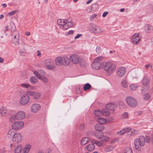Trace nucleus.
Returning <instances> with one entry per match:
<instances>
[{"mask_svg": "<svg viewBox=\"0 0 153 153\" xmlns=\"http://www.w3.org/2000/svg\"><path fill=\"white\" fill-rule=\"evenodd\" d=\"M27 95V92L26 95H23L20 100L19 102L22 105H25L26 104L29 100V97Z\"/></svg>", "mask_w": 153, "mask_h": 153, "instance_id": "9", "label": "nucleus"}, {"mask_svg": "<svg viewBox=\"0 0 153 153\" xmlns=\"http://www.w3.org/2000/svg\"><path fill=\"white\" fill-rule=\"evenodd\" d=\"M40 108V106L38 104H34L31 107V111L33 112H37Z\"/></svg>", "mask_w": 153, "mask_h": 153, "instance_id": "17", "label": "nucleus"}, {"mask_svg": "<svg viewBox=\"0 0 153 153\" xmlns=\"http://www.w3.org/2000/svg\"><path fill=\"white\" fill-rule=\"evenodd\" d=\"M7 112L6 108L3 107H1L0 109V113L2 116H4L5 114Z\"/></svg>", "mask_w": 153, "mask_h": 153, "instance_id": "34", "label": "nucleus"}, {"mask_svg": "<svg viewBox=\"0 0 153 153\" xmlns=\"http://www.w3.org/2000/svg\"><path fill=\"white\" fill-rule=\"evenodd\" d=\"M108 12H104L102 15V16L103 17H105L108 14Z\"/></svg>", "mask_w": 153, "mask_h": 153, "instance_id": "61", "label": "nucleus"}, {"mask_svg": "<svg viewBox=\"0 0 153 153\" xmlns=\"http://www.w3.org/2000/svg\"><path fill=\"white\" fill-rule=\"evenodd\" d=\"M30 86L29 84L26 83H22L21 84V86L22 87L26 88H29Z\"/></svg>", "mask_w": 153, "mask_h": 153, "instance_id": "50", "label": "nucleus"}, {"mask_svg": "<svg viewBox=\"0 0 153 153\" xmlns=\"http://www.w3.org/2000/svg\"><path fill=\"white\" fill-rule=\"evenodd\" d=\"M19 53L22 56L25 55V50L24 48H22L19 51Z\"/></svg>", "mask_w": 153, "mask_h": 153, "instance_id": "51", "label": "nucleus"}, {"mask_svg": "<svg viewBox=\"0 0 153 153\" xmlns=\"http://www.w3.org/2000/svg\"><path fill=\"white\" fill-rule=\"evenodd\" d=\"M121 84L122 86L124 88H126L127 87V81L125 79H123L122 82Z\"/></svg>", "mask_w": 153, "mask_h": 153, "instance_id": "43", "label": "nucleus"}, {"mask_svg": "<svg viewBox=\"0 0 153 153\" xmlns=\"http://www.w3.org/2000/svg\"><path fill=\"white\" fill-rule=\"evenodd\" d=\"M91 143H92L94 145V144H95L99 146H101L102 145V143L101 142L94 139H91Z\"/></svg>", "mask_w": 153, "mask_h": 153, "instance_id": "30", "label": "nucleus"}, {"mask_svg": "<svg viewBox=\"0 0 153 153\" xmlns=\"http://www.w3.org/2000/svg\"><path fill=\"white\" fill-rule=\"evenodd\" d=\"M93 8V7H92V6H89L87 7L86 9V10L87 12L90 13L91 12Z\"/></svg>", "mask_w": 153, "mask_h": 153, "instance_id": "53", "label": "nucleus"}, {"mask_svg": "<svg viewBox=\"0 0 153 153\" xmlns=\"http://www.w3.org/2000/svg\"><path fill=\"white\" fill-rule=\"evenodd\" d=\"M34 74L39 79H41L42 77L44 76L45 73L44 71L42 70H39L35 71L34 72Z\"/></svg>", "mask_w": 153, "mask_h": 153, "instance_id": "12", "label": "nucleus"}, {"mask_svg": "<svg viewBox=\"0 0 153 153\" xmlns=\"http://www.w3.org/2000/svg\"><path fill=\"white\" fill-rule=\"evenodd\" d=\"M103 63H98L94 61L91 64L92 68L94 69L98 70L103 68Z\"/></svg>", "mask_w": 153, "mask_h": 153, "instance_id": "14", "label": "nucleus"}, {"mask_svg": "<svg viewBox=\"0 0 153 153\" xmlns=\"http://www.w3.org/2000/svg\"><path fill=\"white\" fill-rule=\"evenodd\" d=\"M114 148L112 146L109 145L105 147L104 151L106 152H108L112 150Z\"/></svg>", "mask_w": 153, "mask_h": 153, "instance_id": "35", "label": "nucleus"}, {"mask_svg": "<svg viewBox=\"0 0 153 153\" xmlns=\"http://www.w3.org/2000/svg\"><path fill=\"white\" fill-rule=\"evenodd\" d=\"M70 58L71 62L74 64H77L81 60V57L76 54L71 56Z\"/></svg>", "mask_w": 153, "mask_h": 153, "instance_id": "8", "label": "nucleus"}, {"mask_svg": "<svg viewBox=\"0 0 153 153\" xmlns=\"http://www.w3.org/2000/svg\"><path fill=\"white\" fill-rule=\"evenodd\" d=\"M141 37L139 36L138 33H135L132 37V43L134 44H136L140 41Z\"/></svg>", "mask_w": 153, "mask_h": 153, "instance_id": "13", "label": "nucleus"}, {"mask_svg": "<svg viewBox=\"0 0 153 153\" xmlns=\"http://www.w3.org/2000/svg\"><path fill=\"white\" fill-rule=\"evenodd\" d=\"M126 100L128 105L130 107H135L137 105V100L132 97L130 96L127 97L126 98Z\"/></svg>", "mask_w": 153, "mask_h": 153, "instance_id": "6", "label": "nucleus"}, {"mask_svg": "<svg viewBox=\"0 0 153 153\" xmlns=\"http://www.w3.org/2000/svg\"><path fill=\"white\" fill-rule=\"evenodd\" d=\"M150 95L147 93L143 95L144 99L146 100H149L150 98Z\"/></svg>", "mask_w": 153, "mask_h": 153, "instance_id": "39", "label": "nucleus"}, {"mask_svg": "<svg viewBox=\"0 0 153 153\" xmlns=\"http://www.w3.org/2000/svg\"><path fill=\"white\" fill-rule=\"evenodd\" d=\"M125 130H124L123 129H122V130H120V131H118L117 132V134L118 135H122L123 134H125Z\"/></svg>", "mask_w": 153, "mask_h": 153, "instance_id": "52", "label": "nucleus"}, {"mask_svg": "<svg viewBox=\"0 0 153 153\" xmlns=\"http://www.w3.org/2000/svg\"><path fill=\"white\" fill-rule=\"evenodd\" d=\"M41 80H42V81L45 82H47L48 80V79L46 77L44 76L42 77V78Z\"/></svg>", "mask_w": 153, "mask_h": 153, "instance_id": "54", "label": "nucleus"}, {"mask_svg": "<svg viewBox=\"0 0 153 153\" xmlns=\"http://www.w3.org/2000/svg\"><path fill=\"white\" fill-rule=\"evenodd\" d=\"M17 11V10H15L9 12L7 14V16H10L13 15L16 13Z\"/></svg>", "mask_w": 153, "mask_h": 153, "instance_id": "49", "label": "nucleus"}, {"mask_svg": "<svg viewBox=\"0 0 153 153\" xmlns=\"http://www.w3.org/2000/svg\"><path fill=\"white\" fill-rule=\"evenodd\" d=\"M14 130H15L13 128L8 130L7 135L8 138H11L13 137V136H14V134L16 133Z\"/></svg>", "mask_w": 153, "mask_h": 153, "instance_id": "21", "label": "nucleus"}, {"mask_svg": "<svg viewBox=\"0 0 153 153\" xmlns=\"http://www.w3.org/2000/svg\"><path fill=\"white\" fill-rule=\"evenodd\" d=\"M106 108L108 110L113 111L117 107L116 104L114 102H111L106 105Z\"/></svg>", "mask_w": 153, "mask_h": 153, "instance_id": "16", "label": "nucleus"}, {"mask_svg": "<svg viewBox=\"0 0 153 153\" xmlns=\"http://www.w3.org/2000/svg\"><path fill=\"white\" fill-rule=\"evenodd\" d=\"M22 137L19 133H16L12 138V141L14 143H18L22 140Z\"/></svg>", "mask_w": 153, "mask_h": 153, "instance_id": "7", "label": "nucleus"}, {"mask_svg": "<svg viewBox=\"0 0 153 153\" xmlns=\"http://www.w3.org/2000/svg\"><path fill=\"white\" fill-rule=\"evenodd\" d=\"M138 131L135 129H132L131 131V133L129 135L131 136H133L135 134H137L138 133Z\"/></svg>", "mask_w": 153, "mask_h": 153, "instance_id": "45", "label": "nucleus"}, {"mask_svg": "<svg viewBox=\"0 0 153 153\" xmlns=\"http://www.w3.org/2000/svg\"><path fill=\"white\" fill-rule=\"evenodd\" d=\"M74 33V30H71L69 31L68 32V34L69 35H71L73 34Z\"/></svg>", "mask_w": 153, "mask_h": 153, "instance_id": "63", "label": "nucleus"}, {"mask_svg": "<svg viewBox=\"0 0 153 153\" xmlns=\"http://www.w3.org/2000/svg\"><path fill=\"white\" fill-rule=\"evenodd\" d=\"M24 123L21 121H18L14 122L12 125V128L15 130H19L23 127Z\"/></svg>", "mask_w": 153, "mask_h": 153, "instance_id": "11", "label": "nucleus"}, {"mask_svg": "<svg viewBox=\"0 0 153 153\" xmlns=\"http://www.w3.org/2000/svg\"><path fill=\"white\" fill-rule=\"evenodd\" d=\"M96 51L98 54H100L102 52L101 48H96Z\"/></svg>", "mask_w": 153, "mask_h": 153, "instance_id": "58", "label": "nucleus"}, {"mask_svg": "<svg viewBox=\"0 0 153 153\" xmlns=\"http://www.w3.org/2000/svg\"><path fill=\"white\" fill-rule=\"evenodd\" d=\"M95 147V146L92 143L87 146L85 148L88 151L91 152L94 149Z\"/></svg>", "mask_w": 153, "mask_h": 153, "instance_id": "24", "label": "nucleus"}, {"mask_svg": "<svg viewBox=\"0 0 153 153\" xmlns=\"http://www.w3.org/2000/svg\"><path fill=\"white\" fill-rule=\"evenodd\" d=\"M137 87L136 84H132L130 85V88L131 90L134 91L136 90Z\"/></svg>", "mask_w": 153, "mask_h": 153, "instance_id": "44", "label": "nucleus"}, {"mask_svg": "<svg viewBox=\"0 0 153 153\" xmlns=\"http://www.w3.org/2000/svg\"><path fill=\"white\" fill-rule=\"evenodd\" d=\"M67 23V20L66 19H59L57 21V24L59 25L60 27H62V28L63 30H65L64 27L66 25V24Z\"/></svg>", "mask_w": 153, "mask_h": 153, "instance_id": "18", "label": "nucleus"}, {"mask_svg": "<svg viewBox=\"0 0 153 153\" xmlns=\"http://www.w3.org/2000/svg\"><path fill=\"white\" fill-rule=\"evenodd\" d=\"M31 146L29 144H27L23 149V153H28L30 151Z\"/></svg>", "mask_w": 153, "mask_h": 153, "instance_id": "26", "label": "nucleus"}, {"mask_svg": "<svg viewBox=\"0 0 153 153\" xmlns=\"http://www.w3.org/2000/svg\"><path fill=\"white\" fill-rule=\"evenodd\" d=\"M124 153H132V152L130 147H127L125 150Z\"/></svg>", "mask_w": 153, "mask_h": 153, "instance_id": "48", "label": "nucleus"}, {"mask_svg": "<svg viewBox=\"0 0 153 153\" xmlns=\"http://www.w3.org/2000/svg\"><path fill=\"white\" fill-rule=\"evenodd\" d=\"M149 82V79L146 77L143 78L142 80V84L143 85H147Z\"/></svg>", "mask_w": 153, "mask_h": 153, "instance_id": "32", "label": "nucleus"}, {"mask_svg": "<svg viewBox=\"0 0 153 153\" xmlns=\"http://www.w3.org/2000/svg\"><path fill=\"white\" fill-rule=\"evenodd\" d=\"M90 139L88 137H85L81 140V144L83 146L86 144L89 141Z\"/></svg>", "mask_w": 153, "mask_h": 153, "instance_id": "27", "label": "nucleus"}, {"mask_svg": "<svg viewBox=\"0 0 153 153\" xmlns=\"http://www.w3.org/2000/svg\"><path fill=\"white\" fill-rule=\"evenodd\" d=\"M91 87V85L88 83H87L85 84L83 87V89L84 91H86L90 89Z\"/></svg>", "mask_w": 153, "mask_h": 153, "instance_id": "38", "label": "nucleus"}, {"mask_svg": "<svg viewBox=\"0 0 153 153\" xmlns=\"http://www.w3.org/2000/svg\"><path fill=\"white\" fill-rule=\"evenodd\" d=\"M92 27L90 28V31L95 34H100L104 32V30L99 26L93 24Z\"/></svg>", "mask_w": 153, "mask_h": 153, "instance_id": "5", "label": "nucleus"}, {"mask_svg": "<svg viewBox=\"0 0 153 153\" xmlns=\"http://www.w3.org/2000/svg\"><path fill=\"white\" fill-rule=\"evenodd\" d=\"M102 116H107L110 115V113L108 110L107 109H104L102 110Z\"/></svg>", "mask_w": 153, "mask_h": 153, "instance_id": "31", "label": "nucleus"}, {"mask_svg": "<svg viewBox=\"0 0 153 153\" xmlns=\"http://www.w3.org/2000/svg\"><path fill=\"white\" fill-rule=\"evenodd\" d=\"M126 70L125 68L122 67L118 68L116 71V74L120 77L124 76L126 73Z\"/></svg>", "mask_w": 153, "mask_h": 153, "instance_id": "10", "label": "nucleus"}, {"mask_svg": "<svg viewBox=\"0 0 153 153\" xmlns=\"http://www.w3.org/2000/svg\"><path fill=\"white\" fill-rule=\"evenodd\" d=\"M79 64L80 66L83 67H86L87 65V63L86 61L82 59L81 58V60L79 62Z\"/></svg>", "mask_w": 153, "mask_h": 153, "instance_id": "37", "label": "nucleus"}, {"mask_svg": "<svg viewBox=\"0 0 153 153\" xmlns=\"http://www.w3.org/2000/svg\"><path fill=\"white\" fill-rule=\"evenodd\" d=\"M123 129L125 130V133L128 132L131 130V128L129 127L127 128H124Z\"/></svg>", "mask_w": 153, "mask_h": 153, "instance_id": "55", "label": "nucleus"}, {"mask_svg": "<svg viewBox=\"0 0 153 153\" xmlns=\"http://www.w3.org/2000/svg\"><path fill=\"white\" fill-rule=\"evenodd\" d=\"M16 116L17 120H21L24 119L25 117V114L22 111L18 112L16 114Z\"/></svg>", "mask_w": 153, "mask_h": 153, "instance_id": "15", "label": "nucleus"}, {"mask_svg": "<svg viewBox=\"0 0 153 153\" xmlns=\"http://www.w3.org/2000/svg\"><path fill=\"white\" fill-rule=\"evenodd\" d=\"M92 7H93V8L94 7H96V8H97L98 7V4L97 3H94V4H93L92 5Z\"/></svg>", "mask_w": 153, "mask_h": 153, "instance_id": "60", "label": "nucleus"}, {"mask_svg": "<svg viewBox=\"0 0 153 153\" xmlns=\"http://www.w3.org/2000/svg\"><path fill=\"white\" fill-rule=\"evenodd\" d=\"M12 36H13L12 42L16 45H18L19 43V36L18 31L15 29L11 30Z\"/></svg>", "mask_w": 153, "mask_h": 153, "instance_id": "4", "label": "nucleus"}, {"mask_svg": "<svg viewBox=\"0 0 153 153\" xmlns=\"http://www.w3.org/2000/svg\"><path fill=\"white\" fill-rule=\"evenodd\" d=\"M22 148L21 145H19L17 146L15 149V153H21L22 151Z\"/></svg>", "mask_w": 153, "mask_h": 153, "instance_id": "28", "label": "nucleus"}, {"mask_svg": "<svg viewBox=\"0 0 153 153\" xmlns=\"http://www.w3.org/2000/svg\"><path fill=\"white\" fill-rule=\"evenodd\" d=\"M37 82V79L36 78L35 76H33L30 78V82L32 84H34L36 83Z\"/></svg>", "mask_w": 153, "mask_h": 153, "instance_id": "41", "label": "nucleus"}, {"mask_svg": "<svg viewBox=\"0 0 153 153\" xmlns=\"http://www.w3.org/2000/svg\"><path fill=\"white\" fill-rule=\"evenodd\" d=\"M51 149L48 148L45 151V153H51Z\"/></svg>", "mask_w": 153, "mask_h": 153, "instance_id": "59", "label": "nucleus"}, {"mask_svg": "<svg viewBox=\"0 0 153 153\" xmlns=\"http://www.w3.org/2000/svg\"><path fill=\"white\" fill-rule=\"evenodd\" d=\"M27 95L33 96V98L35 99H38L40 96V94L38 92H34L33 91H28L27 92Z\"/></svg>", "mask_w": 153, "mask_h": 153, "instance_id": "20", "label": "nucleus"}, {"mask_svg": "<svg viewBox=\"0 0 153 153\" xmlns=\"http://www.w3.org/2000/svg\"><path fill=\"white\" fill-rule=\"evenodd\" d=\"M128 113L127 112H125L123 113L122 115V117L123 119H127L128 117Z\"/></svg>", "mask_w": 153, "mask_h": 153, "instance_id": "47", "label": "nucleus"}, {"mask_svg": "<svg viewBox=\"0 0 153 153\" xmlns=\"http://www.w3.org/2000/svg\"><path fill=\"white\" fill-rule=\"evenodd\" d=\"M145 27L146 33H149L153 30V27L149 25H146Z\"/></svg>", "mask_w": 153, "mask_h": 153, "instance_id": "23", "label": "nucleus"}, {"mask_svg": "<svg viewBox=\"0 0 153 153\" xmlns=\"http://www.w3.org/2000/svg\"><path fill=\"white\" fill-rule=\"evenodd\" d=\"M103 63V68L105 71H107L110 74L112 73L116 69L115 66L111 62H104Z\"/></svg>", "mask_w": 153, "mask_h": 153, "instance_id": "3", "label": "nucleus"}, {"mask_svg": "<svg viewBox=\"0 0 153 153\" xmlns=\"http://www.w3.org/2000/svg\"><path fill=\"white\" fill-rule=\"evenodd\" d=\"M16 120H17V118L16 117V114L11 116L9 119V121L11 123H13L15 122Z\"/></svg>", "mask_w": 153, "mask_h": 153, "instance_id": "40", "label": "nucleus"}, {"mask_svg": "<svg viewBox=\"0 0 153 153\" xmlns=\"http://www.w3.org/2000/svg\"><path fill=\"white\" fill-rule=\"evenodd\" d=\"M82 36V34H77V36H76L75 37V39H76L79 38V37H80V36Z\"/></svg>", "mask_w": 153, "mask_h": 153, "instance_id": "62", "label": "nucleus"}, {"mask_svg": "<svg viewBox=\"0 0 153 153\" xmlns=\"http://www.w3.org/2000/svg\"><path fill=\"white\" fill-rule=\"evenodd\" d=\"M102 59V57L101 56L95 58L94 60V61L97 62L98 63H101L100 61Z\"/></svg>", "mask_w": 153, "mask_h": 153, "instance_id": "46", "label": "nucleus"}, {"mask_svg": "<svg viewBox=\"0 0 153 153\" xmlns=\"http://www.w3.org/2000/svg\"><path fill=\"white\" fill-rule=\"evenodd\" d=\"M94 114L97 116L101 117L102 116V110H96L94 111Z\"/></svg>", "mask_w": 153, "mask_h": 153, "instance_id": "36", "label": "nucleus"}, {"mask_svg": "<svg viewBox=\"0 0 153 153\" xmlns=\"http://www.w3.org/2000/svg\"><path fill=\"white\" fill-rule=\"evenodd\" d=\"M95 129L96 130V131H99L101 132L103 129V126L100 124H97L95 126Z\"/></svg>", "mask_w": 153, "mask_h": 153, "instance_id": "25", "label": "nucleus"}, {"mask_svg": "<svg viewBox=\"0 0 153 153\" xmlns=\"http://www.w3.org/2000/svg\"><path fill=\"white\" fill-rule=\"evenodd\" d=\"M85 128V126L84 125V124L83 123H82L79 126V128L80 130H83Z\"/></svg>", "mask_w": 153, "mask_h": 153, "instance_id": "56", "label": "nucleus"}, {"mask_svg": "<svg viewBox=\"0 0 153 153\" xmlns=\"http://www.w3.org/2000/svg\"><path fill=\"white\" fill-rule=\"evenodd\" d=\"M36 153H44V152L42 150L39 149L37 152Z\"/></svg>", "mask_w": 153, "mask_h": 153, "instance_id": "64", "label": "nucleus"}, {"mask_svg": "<svg viewBox=\"0 0 153 153\" xmlns=\"http://www.w3.org/2000/svg\"><path fill=\"white\" fill-rule=\"evenodd\" d=\"M97 14H93L92 16H91L90 17V19L92 20L93 19L96 17L97 16Z\"/></svg>", "mask_w": 153, "mask_h": 153, "instance_id": "57", "label": "nucleus"}, {"mask_svg": "<svg viewBox=\"0 0 153 153\" xmlns=\"http://www.w3.org/2000/svg\"><path fill=\"white\" fill-rule=\"evenodd\" d=\"M150 138L149 136H146V138L143 136L140 137L139 138L136 139L134 141V146L136 149L140 150L142 146H143L145 143L146 141L148 143L150 142Z\"/></svg>", "mask_w": 153, "mask_h": 153, "instance_id": "1", "label": "nucleus"}, {"mask_svg": "<svg viewBox=\"0 0 153 153\" xmlns=\"http://www.w3.org/2000/svg\"><path fill=\"white\" fill-rule=\"evenodd\" d=\"M103 133L99 131H95L94 133V135L98 139H100L102 137V134Z\"/></svg>", "mask_w": 153, "mask_h": 153, "instance_id": "29", "label": "nucleus"}, {"mask_svg": "<svg viewBox=\"0 0 153 153\" xmlns=\"http://www.w3.org/2000/svg\"><path fill=\"white\" fill-rule=\"evenodd\" d=\"M47 63L46 65L47 69L49 70H52L54 68V66L53 65V61L50 59H47L46 60V62Z\"/></svg>", "mask_w": 153, "mask_h": 153, "instance_id": "19", "label": "nucleus"}, {"mask_svg": "<svg viewBox=\"0 0 153 153\" xmlns=\"http://www.w3.org/2000/svg\"><path fill=\"white\" fill-rule=\"evenodd\" d=\"M55 62L56 64L59 66H66L69 64V59L66 56H58L56 59Z\"/></svg>", "mask_w": 153, "mask_h": 153, "instance_id": "2", "label": "nucleus"}, {"mask_svg": "<svg viewBox=\"0 0 153 153\" xmlns=\"http://www.w3.org/2000/svg\"><path fill=\"white\" fill-rule=\"evenodd\" d=\"M66 25L64 27L65 30H66L69 27H72L73 26V24L71 20L69 21L67 20V23L66 24Z\"/></svg>", "mask_w": 153, "mask_h": 153, "instance_id": "22", "label": "nucleus"}, {"mask_svg": "<svg viewBox=\"0 0 153 153\" xmlns=\"http://www.w3.org/2000/svg\"><path fill=\"white\" fill-rule=\"evenodd\" d=\"M100 139H101V141L102 142H107L109 138L108 137L104 136L103 134H102V137Z\"/></svg>", "mask_w": 153, "mask_h": 153, "instance_id": "42", "label": "nucleus"}, {"mask_svg": "<svg viewBox=\"0 0 153 153\" xmlns=\"http://www.w3.org/2000/svg\"><path fill=\"white\" fill-rule=\"evenodd\" d=\"M97 121L101 125L105 124L107 122L106 119L102 118H98L97 119Z\"/></svg>", "mask_w": 153, "mask_h": 153, "instance_id": "33", "label": "nucleus"}]
</instances>
